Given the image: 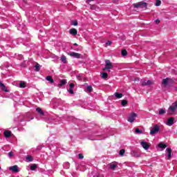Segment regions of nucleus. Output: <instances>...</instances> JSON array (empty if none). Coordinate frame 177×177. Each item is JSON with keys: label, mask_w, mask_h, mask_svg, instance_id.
Here are the masks:
<instances>
[{"label": "nucleus", "mask_w": 177, "mask_h": 177, "mask_svg": "<svg viewBox=\"0 0 177 177\" xmlns=\"http://www.w3.org/2000/svg\"><path fill=\"white\" fill-rule=\"evenodd\" d=\"M109 167H110L111 169L114 170V169H115V168H117V165H115V164H110L109 165Z\"/></svg>", "instance_id": "a878e982"}, {"label": "nucleus", "mask_w": 177, "mask_h": 177, "mask_svg": "<svg viewBox=\"0 0 177 177\" xmlns=\"http://www.w3.org/2000/svg\"><path fill=\"white\" fill-rule=\"evenodd\" d=\"M26 86H27V85L26 84L25 82H20L19 83V88H26Z\"/></svg>", "instance_id": "c85d7f7f"}, {"label": "nucleus", "mask_w": 177, "mask_h": 177, "mask_svg": "<svg viewBox=\"0 0 177 177\" xmlns=\"http://www.w3.org/2000/svg\"><path fill=\"white\" fill-rule=\"evenodd\" d=\"M141 146H142L143 149H145V150H149V149L150 148V145H149V142H145V141H142L140 142Z\"/></svg>", "instance_id": "6e6552de"}, {"label": "nucleus", "mask_w": 177, "mask_h": 177, "mask_svg": "<svg viewBox=\"0 0 177 177\" xmlns=\"http://www.w3.org/2000/svg\"><path fill=\"white\" fill-rule=\"evenodd\" d=\"M106 45H109L110 46V45H111V41H108L106 42Z\"/></svg>", "instance_id": "37998d69"}, {"label": "nucleus", "mask_w": 177, "mask_h": 177, "mask_svg": "<svg viewBox=\"0 0 177 177\" xmlns=\"http://www.w3.org/2000/svg\"><path fill=\"white\" fill-rule=\"evenodd\" d=\"M153 82L151 80H144L142 82L141 85L142 86H146L147 85H153Z\"/></svg>", "instance_id": "1a4fd4ad"}, {"label": "nucleus", "mask_w": 177, "mask_h": 177, "mask_svg": "<svg viewBox=\"0 0 177 177\" xmlns=\"http://www.w3.org/2000/svg\"><path fill=\"white\" fill-rule=\"evenodd\" d=\"M0 169H1V167H0Z\"/></svg>", "instance_id": "a18cd8bd"}, {"label": "nucleus", "mask_w": 177, "mask_h": 177, "mask_svg": "<svg viewBox=\"0 0 177 177\" xmlns=\"http://www.w3.org/2000/svg\"><path fill=\"white\" fill-rule=\"evenodd\" d=\"M61 61L62 62V63H64V64H67V57L65 55H62L61 57Z\"/></svg>", "instance_id": "aec40b11"}, {"label": "nucleus", "mask_w": 177, "mask_h": 177, "mask_svg": "<svg viewBox=\"0 0 177 177\" xmlns=\"http://www.w3.org/2000/svg\"><path fill=\"white\" fill-rule=\"evenodd\" d=\"M36 111L40 114V115H45V113H44V111H42V109L37 107L36 109Z\"/></svg>", "instance_id": "6ab92c4d"}, {"label": "nucleus", "mask_w": 177, "mask_h": 177, "mask_svg": "<svg viewBox=\"0 0 177 177\" xmlns=\"http://www.w3.org/2000/svg\"><path fill=\"white\" fill-rule=\"evenodd\" d=\"M69 32L71 35H77V34L78 33V30H77V29L75 28H71V30H69Z\"/></svg>", "instance_id": "4468645a"}, {"label": "nucleus", "mask_w": 177, "mask_h": 177, "mask_svg": "<svg viewBox=\"0 0 177 177\" xmlns=\"http://www.w3.org/2000/svg\"><path fill=\"white\" fill-rule=\"evenodd\" d=\"M68 56L74 57L75 59H81V54L75 52H71L68 54Z\"/></svg>", "instance_id": "423d86ee"}, {"label": "nucleus", "mask_w": 177, "mask_h": 177, "mask_svg": "<svg viewBox=\"0 0 177 177\" xmlns=\"http://www.w3.org/2000/svg\"><path fill=\"white\" fill-rule=\"evenodd\" d=\"M27 160H28V161H32V158H31V156H28Z\"/></svg>", "instance_id": "a19ab883"}, {"label": "nucleus", "mask_w": 177, "mask_h": 177, "mask_svg": "<svg viewBox=\"0 0 177 177\" xmlns=\"http://www.w3.org/2000/svg\"><path fill=\"white\" fill-rule=\"evenodd\" d=\"M127 55H128V51L125 49L122 50V56H127Z\"/></svg>", "instance_id": "bb28decb"}, {"label": "nucleus", "mask_w": 177, "mask_h": 177, "mask_svg": "<svg viewBox=\"0 0 177 177\" xmlns=\"http://www.w3.org/2000/svg\"><path fill=\"white\" fill-rule=\"evenodd\" d=\"M158 132H160V127L158 125L155 124L150 131V135H154L155 133H158Z\"/></svg>", "instance_id": "20e7f679"}, {"label": "nucleus", "mask_w": 177, "mask_h": 177, "mask_svg": "<svg viewBox=\"0 0 177 177\" xmlns=\"http://www.w3.org/2000/svg\"><path fill=\"white\" fill-rule=\"evenodd\" d=\"M79 158H80V160H82L84 158V155L82 153H80Z\"/></svg>", "instance_id": "4c0bfd02"}, {"label": "nucleus", "mask_w": 177, "mask_h": 177, "mask_svg": "<svg viewBox=\"0 0 177 177\" xmlns=\"http://www.w3.org/2000/svg\"><path fill=\"white\" fill-rule=\"evenodd\" d=\"M46 80L47 81H49V82H50V84H53V82H55V81L53 80V78L52 77V76L49 75V76H47L46 77Z\"/></svg>", "instance_id": "412c9836"}, {"label": "nucleus", "mask_w": 177, "mask_h": 177, "mask_svg": "<svg viewBox=\"0 0 177 177\" xmlns=\"http://www.w3.org/2000/svg\"><path fill=\"white\" fill-rule=\"evenodd\" d=\"M35 71H39V64L37 63L36 65L35 66Z\"/></svg>", "instance_id": "2f4dec72"}, {"label": "nucleus", "mask_w": 177, "mask_h": 177, "mask_svg": "<svg viewBox=\"0 0 177 177\" xmlns=\"http://www.w3.org/2000/svg\"><path fill=\"white\" fill-rule=\"evenodd\" d=\"M136 133H143V131L139 129H136Z\"/></svg>", "instance_id": "72a5a7b5"}, {"label": "nucleus", "mask_w": 177, "mask_h": 177, "mask_svg": "<svg viewBox=\"0 0 177 177\" xmlns=\"http://www.w3.org/2000/svg\"><path fill=\"white\" fill-rule=\"evenodd\" d=\"M93 0H86V3H88V5H91V2H93Z\"/></svg>", "instance_id": "58836bf2"}, {"label": "nucleus", "mask_w": 177, "mask_h": 177, "mask_svg": "<svg viewBox=\"0 0 177 177\" xmlns=\"http://www.w3.org/2000/svg\"><path fill=\"white\" fill-rule=\"evenodd\" d=\"M133 6L136 8H140V9H144V10H146V9H147V3L140 1L138 3H133Z\"/></svg>", "instance_id": "f257e3e1"}, {"label": "nucleus", "mask_w": 177, "mask_h": 177, "mask_svg": "<svg viewBox=\"0 0 177 177\" xmlns=\"http://www.w3.org/2000/svg\"><path fill=\"white\" fill-rule=\"evenodd\" d=\"M111 68H114V65H113V63H111V62L109 59L105 60V67L102 68L103 71H105V70L110 71Z\"/></svg>", "instance_id": "f03ea898"}, {"label": "nucleus", "mask_w": 177, "mask_h": 177, "mask_svg": "<svg viewBox=\"0 0 177 177\" xmlns=\"http://www.w3.org/2000/svg\"><path fill=\"white\" fill-rule=\"evenodd\" d=\"M4 136L5 138H10V136H12V131L8 130L5 131Z\"/></svg>", "instance_id": "2eb2a0df"}, {"label": "nucleus", "mask_w": 177, "mask_h": 177, "mask_svg": "<svg viewBox=\"0 0 177 177\" xmlns=\"http://www.w3.org/2000/svg\"><path fill=\"white\" fill-rule=\"evenodd\" d=\"M120 156H124L125 154V149H122L119 151Z\"/></svg>", "instance_id": "473e14b6"}, {"label": "nucleus", "mask_w": 177, "mask_h": 177, "mask_svg": "<svg viewBox=\"0 0 177 177\" xmlns=\"http://www.w3.org/2000/svg\"><path fill=\"white\" fill-rule=\"evenodd\" d=\"M9 169H10V171H12V172L17 173V172H19V166L14 165V166L10 167Z\"/></svg>", "instance_id": "9b49d317"}, {"label": "nucleus", "mask_w": 177, "mask_h": 177, "mask_svg": "<svg viewBox=\"0 0 177 177\" xmlns=\"http://www.w3.org/2000/svg\"><path fill=\"white\" fill-rule=\"evenodd\" d=\"M102 78L103 80H106V78H109V75L107 74V73L103 72V73H102Z\"/></svg>", "instance_id": "b1692460"}, {"label": "nucleus", "mask_w": 177, "mask_h": 177, "mask_svg": "<svg viewBox=\"0 0 177 177\" xmlns=\"http://www.w3.org/2000/svg\"><path fill=\"white\" fill-rule=\"evenodd\" d=\"M169 111H171V113H175V111H177V101L174 102L171 106H170L169 107V111L168 113L169 114H172Z\"/></svg>", "instance_id": "7ed1b4c3"}, {"label": "nucleus", "mask_w": 177, "mask_h": 177, "mask_svg": "<svg viewBox=\"0 0 177 177\" xmlns=\"http://www.w3.org/2000/svg\"><path fill=\"white\" fill-rule=\"evenodd\" d=\"M122 96H123L122 93H115V97H116V99H121Z\"/></svg>", "instance_id": "5701e85b"}, {"label": "nucleus", "mask_w": 177, "mask_h": 177, "mask_svg": "<svg viewBox=\"0 0 177 177\" xmlns=\"http://www.w3.org/2000/svg\"><path fill=\"white\" fill-rule=\"evenodd\" d=\"M136 117H137L136 113H131L130 114V115L129 116V118H128L127 121L129 122H135V119L136 118Z\"/></svg>", "instance_id": "0eeeda50"}, {"label": "nucleus", "mask_w": 177, "mask_h": 177, "mask_svg": "<svg viewBox=\"0 0 177 177\" xmlns=\"http://www.w3.org/2000/svg\"><path fill=\"white\" fill-rule=\"evenodd\" d=\"M72 26H78V21L77 20L72 21Z\"/></svg>", "instance_id": "c9c22d12"}, {"label": "nucleus", "mask_w": 177, "mask_h": 177, "mask_svg": "<svg viewBox=\"0 0 177 177\" xmlns=\"http://www.w3.org/2000/svg\"><path fill=\"white\" fill-rule=\"evenodd\" d=\"M162 84L164 86H167L168 84H174V80L171 78L167 77L166 79L162 80Z\"/></svg>", "instance_id": "39448f33"}, {"label": "nucleus", "mask_w": 177, "mask_h": 177, "mask_svg": "<svg viewBox=\"0 0 177 177\" xmlns=\"http://www.w3.org/2000/svg\"><path fill=\"white\" fill-rule=\"evenodd\" d=\"M136 154H137V153H136V151H133L132 153H131V156H132L133 157H136Z\"/></svg>", "instance_id": "e433bc0d"}, {"label": "nucleus", "mask_w": 177, "mask_h": 177, "mask_svg": "<svg viewBox=\"0 0 177 177\" xmlns=\"http://www.w3.org/2000/svg\"><path fill=\"white\" fill-rule=\"evenodd\" d=\"M174 118H169L167 120V125H169L170 127L174 125Z\"/></svg>", "instance_id": "ddd939ff"}, {"label": "nucleus", "mask_w": 177, "mask_h": 177, "mask_svg": "<svg viewBox=\"0 0 177 177\" xmlns=\"http://www.w3.org/2000/svg\"><path fill=\"white\" fill-rule=\"evenodd\" d=\"M73 45L74 46H78V44L77 43H75Z\"/></svg>", "instance_id": "c03bdc74"}, {"label": "nucleus", "mask_w": 177, "mask_h": 177, "mask_svg": "<svg viewBox=\"0 0 177 177\" xmlns=\"http://www.w3.org/2000/svg\"><path fill=\"white\" fill-rule=\"evenodd\" d=\"M161 1L160 0H156V6H160Z\"/></svg>", "instance_id": "f704fd0d"}, {"label": "nucleus", "mask_w": 177, "mask_h": 177, "mask_svg": "<svg viewBox=\"0 0 177 177\" xmlns=\"http://www.w3.org/2000/svg\"><path fill=\"white\" fill-rule=\"evenodd\" d=\"M8 156H9V157H13V152L12 151H10L8 153Z\"/></svg>", "instance_id": "ea45409f"}, {"label": "nucleus", "mask_w": 177, "mask_h": 177, "mask_svg": "<svg viewBox=\"0 0 177 177\" xmlns=\"http://www.w3.org/2000/svg\"><path fill=\"white\" fill-rule=\"evenodd\" d=\"M162 114H165V109H160L159 110V115H162Z\"/></svg>", "instance_id": "c756f323"}, {"label": "nucleus", "mask_w": 177, "mask_h": 177, "mask_svg": "<svg viewBox=\"0 0 177 177\" xmlns=\"http://www.w3.org/2000/svg\"><path fill=\"white\" fill-rule=\"evenodd\" d=\"M158 147L160 149H166V147H167V145H165V143L160 142L158 145Z\"/></svg>", "instance_id": "4be33fe9"}, {"label": "nucleus", "mask_w": 177, "mask_h": 177, "mask_svg": "<svg viewBox=\"0 0 177 177\" xmlns=\"http://www.w3.org/2000/svg\"><path fill=\"white\" fill-rule=\"evenodd\" d=\"M0 89L3 91V92H9V90H8V88H6V86L2 83V82L0 81Z\"/></svg>", "instance_id": "9d476101"}, {"label": "nucleus", "mask_w": 177, "mask_h": 177, "mask_svg": "<svg viewBox=\"0 0 177 177\" xmlns=\"http://www.w3.org/2000/svg\"><path fill=\"white\" fill-rule=\"evenodd\" d=\"M167 151L168 153V160H171V158L172 157L171 154L172 153V149L167 148Z\"/></svg>", "instance_id": "a211bd4d"}, {"label": "nucleus", "mask_w": 177, "mask_h": 177, "mask_svg": "<svg viewBox=\"0 0 177 177\" xmlns=\"http://www.w3.org/2000/svg\"><path fill=\"white\" fill-rule=\"evenodd\" d=\"M86 91L91 93V92H92V91H93V88H92V86H88L86 88Z\"/></svg>", "instance_id": "cd10ccee"}, {"label": "nucleus", "mask_w": 177, "mask_h": 177, "mask_svg": "<svg viewBox=\"0 0 177 177\" xmlns=\"http://www.w3.org/2000/svg\"><path fill=\"white\" fill-rule=\"evenodd\" d=\"M90 9L91 10H98L99 6H97L95 4H90Z\"/></svg>", "instance_id": "f3484780"}, {"label": "nucleus", "mask_w": 177, "mask_h": 177, "mask_svg": "<svg viewBox=\"0 0 177 177\" xmlns=\"http://www.w3.org/2000/svg\"><path fill=\"white\" fill-rule=\"evenodd\" d=\"M121 104L122 106H123V107H125V106L128 104V101H127L126 100H122Z\"/></svg>", "instance_id": "393cba45"}, {"label": "nucleus", "mask_w": 177, "mask_h": 177, "mask_svg": "<svg viewBox=\"0 0 177 177\" xmlns=\"http://www.w3.org/2000/svg\"><path fill=\"white\" fill-rule=\"evenodd\" d=\"M66 82H66V80H64V79L60 80L59 84H57L58 88H62V86H63V85H66Z\"/></svg>", "instance_id": "dca6fc26"}, {"label": "nucleus", "mask_w": 177, "mask_h": 177, "mask_svg": "<svg viewBox=\"0 0 177 177\" xmlns=\"http://www.w3.org/2000/svg\"><path fill=\"white\" fill-rule=\"evenodd\" d=\"M37 169V165L34 164L30 166V171H35Z\"/></svg>", "instance_id": "7c9ffc66"}, {"label": "nucleus", "mask_w": 177, "mask_h": 177, "mask_svg": "<svg viewBox=\"0 0 177 177\" xmlns=\"http://www.w3.org/2000/svg\"><path fill=\"white\" fill-rule=\"evenodd\" d=\"M75 86V84H74V83H71L69 84L68 92H69V93H71V95H73L74 94V90H73V88H74Z\"/></svg>", "instance_id": "f8f14e48"}, {"label": "nucleus", "mask_w": 177, "mask_h": 177, "mask_svg": "<svg viewBox=\"0 0 177 177\" xmlns=\"http://www.w3.org/2000/svg\"><path fill=\"white\" fill-rule=\"evenodd\" d=\"M155 22H156V24H160V19H156L155 21Z\"/></svg>", "instance_id": "79ce46f5"}]
</instances>
